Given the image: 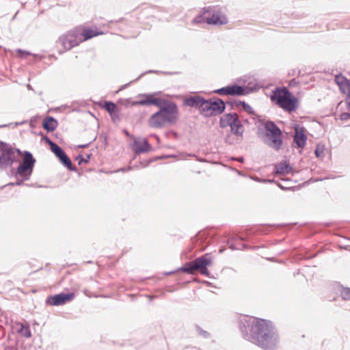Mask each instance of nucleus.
Masks as SVG:
<instances>
[{"label": "nucleus", "instance_id": "nucleus-21", "mask_svg": "<svg viewBox=\"0 0 350 350\" xmlns=\"http://www.w3.org/2000/svg\"><path fill=\"white\" fill-rule=\"evenodd\" d=\"M102 33L101 31H98L96 28L84 29L83 30L81 29V36L82 37L83 41H84Z\"/></svg>", "mask_w": 350, "mask_h": 350}, {"label": "nucleus", "instance_id": "nucleus-24", "mask_svg": "<svg viewBox=\"0 0 350 350\" xmlns=\"http://www.w3.org/2000/svg\"><path fill=\"white\" fill-rule=\"evenodd\" d=\"M230 127H231L232 131L237 135H241L243 132L242 126L237 121V120H236V122H234L233 123V124H232V126Z\"/></svg>", "mask_w": 350, "mask_h": 350}, {"label": "nucleus", "instance_id": "nucleus-3", "mask_svg": "<svg viewBox=\"0 0 350 350\" xmlns=\"http://www.w3.org/2000/svg\"><path fill=\"white\" fill-rule=\"evenodd\" d=\"M271 99L280 107L291 111L297 107V99L286 88H278L273 92Z\"/></svg>", "mask_w": 350, "mask_h": 350}, {"label": "nucleus", "instance_id": "nucleus-29", "mask_svg": "<svg viewBox=\"0 0 350 350\" xmlns=\"http://www.w3.org/2000/svg\"><path fill=\"white\" fill-rule=\"evenodd\" d=\"M336 82L338 85V86H340L341 85H344L348 83V81L342 76H336Z\"/></svg>", "mask_w": 350, "mask_h": 350}, {"label": "nucleus", "instance_id": "nucleus-9", "mask_svg": "<svg viewBox=\"0 0 350 350\" xmlns=\"http://www.w3.org/2000/svg\"><path fill=\"white\" fill-rule=\"evenodd\" d=\"M265 127L268 132L267 135L271 137L270 146L274 148H279L282 143L280 130L272 122H266Z\"/></svg>", "mask_w": 350, "mask_h": 350}, {"label": "nucleus", "instance_id": "nucleus-15", "mask_svg": "<svg viewBox=\"0 0 350 350\" xmlns=\"http://www.w3.org/2000/svg\"><path fill=\"white\" fill-rule=\"evenodd\" d=\"M0 159L5 167L11 165L15 160L14 150L10 148H4Z\"/></svg>", "mask_w": 350, "mask_h": 350}, {"label": "nucleus", "instance_id": "nucleus-27", "mask_svg": "<svg viewBox=\"0 0 350 350\" xmlns=\"http://www.w3.org/2000/svg\"><path fill=\"white\" fill-rule=\"evenodd\" d=\"M341 296L344 299L350 300V288H342L341 291Z\"/></svg>", "mask_w": 350, "mask_h": 350}, {"label": "nucleus", "instance_id": "nucleus-8", "mask_svg": "<svg viewBox=\"0 0 350 350\" xmlns=\"http://www.w3.org/2000/svg\"><path fill=\"white\" fill-rule=\"evenodd\" d=\"M158 96H159L158 92L152 93V94H139L136 97V103H133V105H154L157 107H162L163 105V101L165 100L159 98Z\"/></svg>", "mask_w": 350, "mask_h": 350}, {"label": "nucleus", "instance_id": "nucleus-1", "mask_svg": "<svg viewBox=\"0 0 350 350\" xmlns=\"http://www.w3.org/2000/svg\"><path fill=\"white\" fill-rule=\"evenodd\" d=\"M250 340L266 350H273L279 344L278 334L271 323L263 319H252Z\"/></svg>", "mask_w": 350, "mask_h": 350}, {"label": "nucleus", "instance_id": "nucleus-20", "mask_svg": "<svg viewBox=\"0 0 350 350\" xmlns=\"http://www.w3.org/2000/svg\"><path fill=\"white\" fill-rule=\"evenodd\" d=\"M204 99L198 96H191L185 100V103L190 107H199L200 111H202V103H204Z\"/></svg>", "mask_w": 350, "mask_h": 350}, {"label": "nucleus", "instance_id": "nucleus-18", "mask_svg": "<svg viewBox=\"0 0 350 350\" xmlns=\"http://www.w3.org/2000/svg\"><path fill=\"white\" fill-rule=\"evenodd\" d=\"M237 119L236 113L224 114L220 119V126L221 127L231 126Z\"/></svg>", "mask_w": 350, "mask_h": 350}, {"label": "nucleus", "instance_id": "nucleus-31", "mask_svg": "<svg viewBox=\"0 0 350 350\" xmlns=\"http://www.w3.org/2000/svg\"><path fill=\"white\" fill-rule=\"evenodd\" d=\"M241 105L245 111H247L250 113H253L252 108L248 104L245 103H242Z\"/></svg>", "mask_w": 350, "mask_h": 350}, {"label": "nucleus", "instance_id": "nucleus-34", "mask_svg": "<svg viewBox=\"0 0 350 350\" xmlns=\"http://www.w3.org/2000/svg\"><path fill=\"white\" fill-rule=\"evenodd\" d=\"M199 270H200V271L202 274L206 275L208 273V270L206 267H204L200 269Z\"/></svg>", "mask_w": 350, "mask_h": 350}, {"label": "nucleus", "instance_id": "nucleus-17", "mask_svg": "<svg viewBox=\"0 0 350 350\" xmlns=\"http://www.w3.org/2000/svg\"><path fill=\"white\" fill-rule=\"evenodd\" d=\"M12 328L21 336L30 338L31 336V331L28 325H25L21 323H15Z\"/></svg>", "mask_w": 350, "mask_h": 350}, {"label": "nucleus", "instance_id": "nucleus-26", "mask_svg": "<svg viewBox=\"0 0 350 350\" xmlns=\"http://www.w3.org/2000/svg\"><path fill=\"white\" fill-rule=\"evenodd\" d=\"M119 103L127 108L136 105H133V103H136V100H133L131 98L121 99L119 100Z\"/></svg>", "mask_w": 350, "mask_h": 350}, {"label": "nucleus", "instance_id": "nucleus-25", "mask_svg": "<svg viewBox=\"0 0 350 350\" xmlns=\"http://www.w3.org/2000/svg\"><path fill=\"white\" fill-rule=\"evenodd\" d=\"M325 146L323 144H318L315 149V155L318 158H323L325 153Z\"/></svg>", "mask_w": 350, "mask_h": 350}, {"label": "nucleus", "instance_id": "nucleus-5", "mask_svg": "<svg viewBox=\"0 0 350 350\" xmlns=\"http://www.w3.org/2000/svg\"><path fill=\"white\" fill-rule=\"evenodd\" d=\"M204 18L208 25H222L228 22L226 15L220 9L215 8H205Z\"/></svg>", "mask_w": 350, "mask_h": 350}, {"label": "nucleus", "instance_id": "nucleus-11", "mask_svg": "<svg viewBox=\"0 0 350 350\" xmlns=\"http://www.w3.org/2000/svg\"><path fill=\"white\" fill-rule=\"evenodd\" d=\"M74 296L73 293H60L49 297L46 300V303L51 306H60L71 301Z\"/></svg>", "mask_w": 350, "mask_h": 350}, {"label": "nucleus", "instance_id": "nucleus-35", "mask_svg": "<svg viewBox=\"0 0 350 350\" xmlns=\"http://www.w3.org/2000/svg\"><path fill=\"white\" fill-rule=\"evenodd\" d=\"M7 126V125H2V126H0V128H1V127H5V126Z\"/></svg>", "mask_w": 350, "mask_h": 350}, {"label": "nucleus", "instance_id": "nucleus-13", "mask_svg": "<svg viewBox=\"0 0 350 350\" xmlns=\"http://www.w3.org/2000/svg\"><path fill=\"white\" fill-rule=\"evenodd\" d=\"M215 93L221 95H243L245 93V90L239 85H229L214 91Z\"/></svg>", "mask_w": 350, "mask_h": 350}, {"label": "nucleus", "instance_id": "nucleus-28", "mask_svg": "<svg viewBox=\"0 0 350 350\" xmlns=\"http://www.w3.org/2000/svg\"><path fill=\"white\" fill-rule=\"evenodd\" d=\"M339 87L341 92H342L344 94H346L347 95L350 94V84L349 82L344 85H341Z\"/></svg>", "mask_w": 350, "mask_h": 350}, {"label": "nucleus", "instance_id": "nucleus-12", "mask_svg": "<svg viewBox=\"0 0 350 350\" xmlns=\"http://www.w3.org/2000/svg\"><path fill=\"white\" fill-rule=\"evenodd\" d=\"M51 151L59 158L62 163L68 168H70L72 163L63 150L56 144L50 142Z\"/></svg>", "mask_w": 350, "mask_h": 350}, {"label": "nucleus", "instance_id": "nucleus-30", "mask_svg": "<svg viewBox=\"0 0 350 350\" xmlns=\"http://www.w3.org/2000/svg\"><path fill=\"white\" fill-rule=\"evenodd\" d=\"M202 22H205V19L204 18V11L202 12V14L196 16L193 20V23H201Z\"/></svg>", "mask_w": 350, "mask_h": 350}, {"label": "nucleus", "instance_id": "nucleus-33", "mask_svg": "<svg viewBox=\"0 0 350 350\" xmlns=\"http://www.w3.org/2000/svg\"><path fill=\"white\" fill-rule=\"evenodd\" d=\"M346 103L347 105V109L350 110V94L347 95Z\"/></svg>", "mask_w": 350, "mask_h": 350}, {"label": "nucleus", "instance_id": "nucleus-32", "mask_svg": "<svg viewBox=\"0 0 350 350\" xmlns=\"http://www.w3.org/2000/svg\"><path fill=\"white\" fill-rule=\"evenodd\" d=\"M350 118V113H344L340 115V119L342 120H347Z\"/></svg>", "mask_w": 350, "mask_h": 350}, {"label": "nucleus", "instance_id": "nucleus-19", "mask_svg": "<svg viewBox=\"0 0 350 350\" xmlns=\"http://www.w3.org/2000/svg\"><path fill=\"white\" fill-rule=\"evenodd\" d=\"M105 108L109 113L113 121L118 118L119 111L113 103L105 102Z\"/></svg>", "mask_w": 350, "mask_h": 350}, {"label": "nucleus", "instance_id": "nucleus-2", "mask_svg": "<svg viewBox=\"0 0 350 350\" xmlns=\"http://www.w3.org/2000/svg\"><path fill=\"white\" fill-rule=\"evenodd\" d=\"M161 110L151 116L148 120L149 126L152 128H161L170 122L172 113L176 110V106L172 103L163 101V105L159 107Z\"/></svg>", "mask_w": 350, "mask_h": 350}, {"label": "nucleus", "instance_id": "nucleus-14", "mask_svg": "<svg viewBox=\"0 0 350 350\" xmlns=\"http://www.w3.org/2000/svg\"><path fill=\"white\" fill-rule=\"evenodd\" d=\"M293 127L295 131L294 142L298 147L302 148L305 146L307 140L306 130L297 124H294Z\"/></svg>", "mask_w": 350, "mask_h": 350}, {"label": "nucleus", "instance_id": "nucleus-23", "mask_svg": "<svg viewBox=\"0 0 350 350\" xmlns=\"http://www.w3.org/2000/svg\"><path fill=\"white\" fill-rule=\"evenodd\" d=\"M275 172L280 174H287L291 172V167L286 162H282L275 166Z\"/></svg>", "mask_w": 350, "mask_h": 350}, {"label": "nucleus", "instance_id": "nucleus-7", "mask_svg": "<svg viewBox=\"0 0 350 350\" xmlns=\"http://www.w3.org/2000/svg\"><path fill=\"white\" fill-rule=\"evenodd\" d=\"M35 162L36 161L30 152L27 151L24 152L23 162L18 166L17 173L25 179H29L31 174Z\"/></svg>", "mask_w": 350, "mask_h": 350}, {"label": "nucleus", "instance_id": "nucleus-10", "mask_svg": "<svg viewBox=\"0 0 350 350\" xmlns=\"http://www.w3.org/2000/svg\"><path fill=\"white\" fill-rule=\"evenodd\" d=\"M211 263V259L206 255L198 258L190 262L187 267L183 269L184 271L191 273L195 270H199L200 269L210 265Z\"/></svg>", "mask_w": 350, "mask_h": 350}, {"label": "nucleus", "instance_id": "nucleus-22", "mask_svg": "<svg viewBox=\"0 0 350 350\" xmlns=\"http://www.w3.org/2000/svg\"><path fill=\"white\" fill-rule=\"evenodd\" d=\"M42 125L43 127L48 131H53L57 127V122L54 118L48 117L44 119Z\"/></svg>", "mask_w": 350, "mask_h": 350}, {"label": "nucleus", "instance_id": "nucleus-16", "mask_svg": "<svg viewBox=\"0 0 350 350\" xmlns=\"http://www.w3.org/2000/svg\"><path fill=\"white\" fill-rule=\"evenodd\" d=\"M132 147L137 153L147 152L150 149V146L146 140L142 138L135 139Z\"/></svg>", "mask_w": 350, "mask_h": 350}, {"label": "nucleus", "instance_id": "nucleus-6", "mask_svg": "<svg viewBox=\"0 0 350 350\" xmlns=\"http://www.w3.org/2000/svg\"><path fill=\"white\" fill-rule=\"evenodd\" d=\"M225 104L221 99L204 100L201 112L206 116L219 114L224 111Z\"/></svg>", "mask_w": 350, "mask_h": 350}, {"label": "nucleus", "instance_id": "nucleus-4", "mask_svg": "<svg viewBox=\"0 0 350 350\" xmlns=\"http://www.w3.org/2000/svg\"><path fill=\"white\" fill-rule=\"evenodd\" d=\"M81 28L77 27L62 35L59 38V42L65 50H70L73 46L78 45L83 41Z\"/></svg>", "mask_w": 350, "mask_h": 350}]
</instances>
